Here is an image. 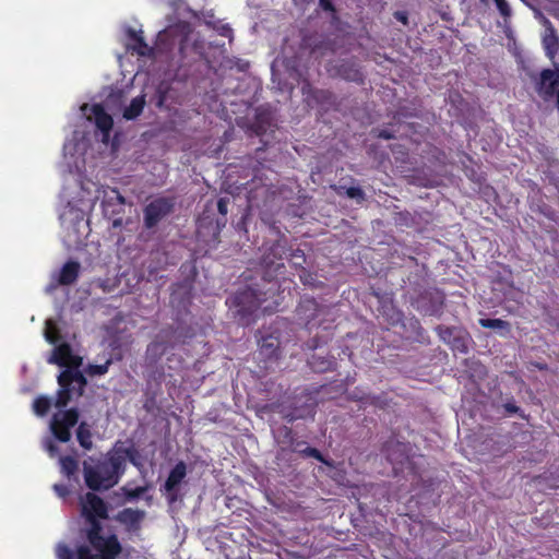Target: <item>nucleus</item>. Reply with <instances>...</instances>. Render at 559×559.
Here are the masks:
<instances>
[{"label":"nucleus","mask_w":559,"mask_h":559,"mask_svg":"<svg viewBox=\"0 0 559 559\" xmlns=\"http://www.w3.org/2000/svg\"><path fill=\"white\" fill-rule=\"evenodd\" d=\"M450 347L459 352L461 354H467L468 353V346H467V340L466 336L460 331L454 337H452V341L449 343Z\"/></svg>","instance_id":"obj_31"},{"label":"nucleus","mask_w":559,"mask_h":559,"mask_svg":"<svg viewBox=\"0 0 559 559\" xmlns=\"http://www.w3.org/2000/svg\"><path fill=\"white\" fill-rule=\"evenodd\" d=\"M79 416V411L74 407L55 414L50 421L53 437L60 442H69L71 440V428L78 424Z\"/></svg>","instance_id":"obj_7"},{"label":"nucleus","mask_w":559,"mask_h":559,"mask_svg":"<svg viewBox=\"0 0 559 559\" xmlns=\"http://www.w3.org/2000/svg\"><path fill=\"white\" fill-rule=\"evenodd\" d=\"M114 454H119L123 457L124 464L127 465V460L134 466L139 467L141 464L139 462V452L133 448H123L117 449L112 451Z\"/></svg>","instance_id":"obj_29"},{"label":"nucleus","mask_w":559,"mask_h":559,"mask_svg":"<svg viewBox=\"0 0 559 559\" xmlns=\"http://www.w3.org/2000/svg\"><path fill=\"white\" fill-rule=\"evenodd\" d=\"M111 364H112V359L108 358L104 364H100V365L90 364L86 367L85 371L91 377L104 376L108 372Z\"/></svg>","instance_id":"obj_32"},{"label":"nucleus","mask_w":559,"mask_h":559,"mask_svg":"<svg viewBox=\"0 0 559 559\" xmlns=\"http://www.w3.org/2000/svg\"><path fill=\"white\" fill-rule=\"evenodd\" d=\"M503 407L510 414H518L520 412V407L516 406L514 403H506Z\"/></svg>","instance_id":"obj_45"},{"label":"nucleus","mask_w":559,"mask_h":559,"mask_svg":"<svg viewBox=\"0 0 559 559\" xmlns=\"http://www.w3.org/2000/svg\"><path fill=\"white\" fill-rule=\"evenodd\" d=\"M187 476V465L183 461H179L169 472L168 477L160 488L166 497L168 504H174L180 500L179 485Z\"/></svg>","instance_id":"obj_8"},{"label":"nucleus","mask_w":559,"mask_h":559,"mask_svg":"<svg viewBox=\"0 0 559 559\" xmlns=\"http://www.w3.org/2000/svg\"><path fill=\"white\" fill-rule=\"evenodd\" d=\"M47 450L49 451V453H50L51 455H53V454L57 452V450H58V449H57V447H56L53 443H51V442H50V443L48 444V447H47Z\"/></svg>","instance_id":"obj_47"},{"label":"nucleus","mask_w":559,"mask_h":559,"mask_svg":"<svg viewBox=\"0 0 559 559\" xmlns=\"http://www.w3.org/2000/svg\"><path fill=\"white\" fill-rule=\"evenodd\" d=\"M59 390L57 392L56 407H66L72 399V394L82 396L87 385V380L80 370H63L58 376Z\"/></svg>","instance_id":"obj_5"},{"label":"nucleus","mask_w":559,"mask_h":559,"mask_svg":"<svg viewBox=\"0 0 559 559\" xmlns=\"http://www.w3.org/2000/svg\"><path fill=\"white\" fill-rule=\"evenodd\" d=\"M345 193L349 199L364 200V198H365V193H364L362 189L359 187H349L346 189Z\"/></svg>","instance_id":"obj_39"},{"label":"nucleus","mask_w":559,"mask_h":559,"mask_svg":"<svg viewBox=\"0 0 559 559\" xmlns=\"http://www.w3.org/2000/svg\"><path fill=\"white\" fill-rule=\"evenodd\" d=\"M312 96L317 102L320 103L330 102L331 98L333 97L332 93L325 90H316Z\"/></svg>","instance_id":"obj_38"},{"label":"nucleus","mask_w":559,"mask_h":559,"mask_svg":"<svg viewBox=\"0 0 559 559\" xmlns=\"http://www.w3.org/2000/svg\"><path fill=\"white\" fill-rule=\"evenodd\" d=\"M145 516V512L139 509L126 508L118 512L116 520L129 530H138Z\"/></svg>","instance_id":"obj_18"},{"label":"nucleus","mask_w":559,"mask_h":559,"mask_svg":"<svg viewBox=\"0 0 559 559\" xmlns=\"http://www.w3.org/2000/svg\"><path fill=\"white\" fill-rule=\"evenodd\" d=\"M379 139H384V140H391V139H394L395 135L393 132L389 131V130H380L378 132V135H377Z\"/></svg>","instance_id":"obj_44"},{"label":"nucleus","mask_w":559,"mask_h":559,"mask_svg":"<svg viewBox=\"0 0 559 559\" xmlns=\"http://www.w3.org/2000/svg\"><path fill=\"white\" fill-rule=\"evenodd\" d=\"M165 353V346L160 342H152L147 345L146 348V358L151 362H156L160 359V357Z\"/></svg>","instance_id":"obj_26"},{"label":"nucleus","mask_w":559,"mask_h":559,"mask_svg":"<svg viewBox=\"0 0 559 559\" xmlns=\"http://www.w3.org/2000/svg\"><path fill=\"white\" fill-rule=\"evenodd\" d=\"M281 433L283 439L280 441V443L286 444L293 452L298 453L302 457L316 459L328 467H334V462L326 459L318 449L307 445L305 441L296 440L292 428L284 426L281 429Z\"/></svg>","instance_id":"obj_6"},{"label":"nucleus","mask_w":559,"mask_h":559,"mask_svg":"<svg viewBox=\"0 0 559 559\" xmlns=\"http://www.w3.org/2000/svg\"><path fill=\"white\" fill-rule=\"evenodd\" d=\"M497 10L504 20H508L512 15V10L507 0H495Z\"/></svg>","instance_id":"obj_35"},{"label":"nucleus","mask_w":559,"mask_h":559,"mask_svg":"<svg viewBox=\"0 0 559 559\" xmlns=\"http://www.w3.org/2000/svg\"><path fill=\"white\" fill-rule=\"evenodd\" d=\"M543 25L545 29L542 37V44L546 55L550 59H554L559 50V36L555 26L548 19L544 17Z\"/></svg>","instance_id":"obj_15"},{"label":"nucleus","mask_w":559,"mask_h":559,"mask_svg":"<svg viewBox=\"0 0 559 559\" xmlns=\"http://www.w3.org/2000/svg\"><path fill=\"white\" fill-rule=\"evenodd\" d=\"M395 17L403 24H407V15L404 12H395Z\"/></svg>","instance_id":"obj_46"},{"label":"nucleus","mask_w":559,"mask_h":559,"mask_svg":"<svg viewBox=\"0 0 559 559\" xmlns=\"http://www.w3.org/2000/svg\"><path fill=\"white\" fill-rule=\"evenodd\" d=\"M90 110L91 115L88 116V119H93L96 128L102 132L103 142H108L114 127L112 117L105 110L102 104L92 105Z\"/></svg>","instance_id":"obj_12"},{"label":"nucleus","mask_w":559,"mask_h":559,"mask_svg":"<svg viewBox=\"0 0 559 559\" xmlns=\"http://www.w3.org/2000/svg\"><path fill=\"white\" fill-rule=\"evenodd\" d=\"M319 5L324 11L335 12V7L332 0H319Z\"/></svg>","instance_id":"obj_43"},{"label":"nucleus","mask_w":559,"mask_h":559,"mask_svg":"<svg viewBox=\"0 0 559 559\" xmlns=\"http://www.w3.org/2000/svg\"><path fill=\"white\" fill-rule=\"evenodd\" d=\"M111 197H109L110 200L116 201L119 205L126 204L124 197L119 192L117 189H111Z\"/></svg>","instance_id":"obj_42"},{"label":"nucleus","mask_w":559,"mask_h":559,"mask_svg":"<svg viewBox=\"0 0 559 559\" xmlns=\"http://www.w3.org/2000/svg\"><path fill=\"white\" fill-rule=\"evenodd\" d=\"M436 331L439 337L448 345L452 341V337H454L460 332V330H457L456 328L444 325H438L436 328Z\"/></svg>","instance_id":"obj_34"},{"label":"nucleus","mask_w":559,"mask_h":559,"mask_svg":"<svg viewBox=\"0 0 559 559\" xmlns=\"http://www.w3.org/2000/svg\"><path fill=\"white\" fill-rule=\"evenodd\" d=\"M45 338L50 344H57L61 340L59 328L52 320H47L44 331Z\"/></svg>","instance_id":"obj_25"},{"label":"nucleus","mask_w":559,"mask_h":559,"mask_svg":"<svg viewBox=\"0 0 559 559\" xmlns=\"http://www.w3.org/2000/svg\"><path fill=\"white\" fill-rule=\"evenodd\" d=\"M84 480L93 491L108 490L116 486L126 472L124 460L108 452L95 466H84Z\"/></svg>","instance_id":"obj_3"},{"label":"nucleus","mask_w":559,"mask_h":559,"mask_svg":"<svg viewBox=\"0 0 559 559\" xmlns=\"http://www.w3.org/2000/svg\"><path fill=\"white\" fill-rule=\"evenodd\" d=\"M289 260L296 266H301L306 262L305 252L300 249L292 250L289 254Z\"/></svg>","instance_id":"obj_37"},{"label":"nucleus","mask_w":559,"mask_h":559,"mask_svg":"<svg viewBox=\"0 0 559 559\" xmlns=\"http://www.w3.org/2000/svg\"><path fill=\"white\" fill-rule=\"evenodd\" d=\"M228 204H229V199L226 197L219 198L217 201V210H218V213L223 217H226V215L228 213Z\"/></svg>","instance_id":"obj_40"},{"label":"nucleus","mask_w":559,"mask_h":559,"mask_svg":"<svg viewBox=\"0 0 559 559\" xmlns=\"http://www.w3.org/2000/svg\"><path fill=\"white\" fill-rule=\"evenodd\" d=\"M76 439L79 444L84 450H91L93 448L91 427L87 423L81 421L76 429Z\"/></svg>","instance_id":"obj_24"},{"label":"nucleus","mask_w":559,"mask_h":559,"mask_svg":"<svg viewBox=\"0 0 559 559\" xmlns=\"http://www.w3.org/2000/svg\"><path fill=\"white\" fill-rule=\"evenodd\" d=\"M51 407V400L48 396L40 395L33 402V409L37 416H45Z\"/></svg>","instance_id":"obj_28"},{"label":"nucleus","mask_w":559,"mask_h":559,"mask_svg":"<svg viewBox=\"0 0 559 559\" xmlns=\"http://www.w3.org/2000/svg\"><path fill=\"white\" fill-rule=\"evenodd\" d=\"M82 516L108 519V506L103 498L94 492H87L82 501Z\"/></svg>","instance_id":"obj_11"},{"label":"nucleus","mask_w":559,"mask_h":559,"mask_svg":"<svg viewBox=\"0 0 559 559\" xmlns=\"http://www.w3.org/2000/svg\"><path fill=\"white\" fill-rule=\"evenodd\" d=\"M479 325L485 329H501L504 330L507 333L510 332L511 325L508 321H504L502 319H479L478 321Z\"/></svg>","instance_id":"obj_27"},{"label":"nucleus","mask_w":559,"mask_h":559,"mask_svg":"<svg viewBox=\"0 0 559 559\" xmlns=\"http://www.w3.org/2000/svg\"><path fill=\"white\" fill-rule=\"evenodd\" d=\"M81 271V264L78 261H67L55 277L56 282L62 286H69L76 282Z\"/></svg>","instance_id":"obj_17"},{"label":"nucleus","mask_w":559,"mask_h":559,"mask_svg":"<svg viewBox=\"0 0 559 559\" xmlns=\"http://www.w3.org/2000/svg\"><path fill=\"white\" fill-rule=\"evenodd\" d=\"M309 366L314 372H326L331 371L336 366V360L334 357H322L319 355H312L309 360Z\"/></svg>","instance_id":"obj_21"},{"label":"nucleus","mask_w":559,"mask_h":559,"mask_svg":"<svg viewBox=\"0 0 559 559\" xmlns=\"http://www.w3.org/2000/svg\"><path fill=\"white\" fill-rule=\"evenodd\" d=\"M266 290L262 292L253 287H246L239 289L234 295L226 299V305L229 309L234 310V317L242 325H248L253 320L255 311L266 301L273 299L275 307L270 305L265 306L264 311H272L278 307V300L275 299L278 284H267Z\"/></svg>","instance_id":"obj_1"},{"label":"nucleus","mask_w":559,"mask_h":559,"mask_svg":"<svg viewBox=\"0 0 559 559\" xmlns=\"http://www.w3.org/2000/svg\"><path fill=\"white\" fill-rule=\"evenodd\" d=\"M547 216V218H551L552 219V216L549 215V214H545Z\"/></svg>","instance_id":"obj_51"},{"label":"nucleus","mask_w":559,"mask_h":559,"mask_svg":"<svg viewBox=\"0 0 559 559\" xmlns=\"http://www.w3.org/2000/svg\"><path fill=\"white\" fill-rule=\"evenodd\" d=\"M56 491L59 492L60 496H63L66 493V488L61 485H55Z\"/></svg>","instance_id":"obj_48"},{"label":"nucleus","mask_w":559,"mask_h":559,"mask_svg":"<svg viewBox=\"0 0 559 559\" xmlns=\"http://www.w3.org/2000/svg\"><path fill=\"white\" fill-rule=\"evenodd\" d=\"M121 491L127 501H134L147 491V486H139L136 488H129L128 486L121 487Z\"/></svg>","instance_id":"obj_33"},{"label":"nucleus","mask_w":559,"mask_h":559,"mask_svg":"<svg viewBox=\"0 0 559 559\" xmlns=\"http://www.w3.org/2000/svg\"><path fill=\"white\" fill-rule=\"evenodd\" d=\"M287 239L284 235L275 240L270 247L265 248L260 265L263 270L262 280L266 284L277 283L276 276L283 274L285 270L284 258L287 257Z\"/></svg>","instance_id":"obj_4"},{"label":"nucleus","mask_w":559,"mask_h":559,"mask_svg":"<svg viewBox=\"0 0 559 559\" xmlns=\"http://www.w3.org/2000/svg\"><path fill=\"white\" fill-rule=\"evenodd\" d=\"M559 90V69H544L540 72L539 82L537 83V91L544 97L549 99L557 94Z\"/></svg>","instance_id":"obj_13"},{"label":"nucleus","mask_w":559,"mask_h":559,"mask_svg":"<svg viewBox=\"0 0 559 559\" xmlns=\"http://www.w3.org/2000/svg\"><path fill=\"white\" fill-rule=\"evenodd\" d=\"M276 348H277V344H275V341L273 338H264L262 344H261V352L264 353L269 356V357H272L275 352H276Z\"/></svg>","instance_id":"obj_36"},{"label":"nucleus","mask_w":559,"mask_h":559,"mask_svg":"<svg viewBox=\"0 0 559 559\" xmlns=\"http://www.w3.org/2000/svg\"><path fill=\"white\" fill-rule=\"evenodd\" d=\"M87 543L88 545H80L75 551L67 544L59 543L56 546V557L57 559H117L123 550L115 533Z\"/></svg>","instance_id":"obj_2"},{"label":"nucleus","mask_w":559,"mask_h":559,"mask_svg":"<svg viewBox=\"0 0 559 559\" xmlns=\"http://www.w3.org/2000/svg\"><path fill=\"white\" fill-rule=\"evenodd\" d=\"M61 471L68 477L74 475L79 468L78 461L70 455L62 456L60 459Z\"/></svg>","instance_id":"obj_30"},{"label":"nucleus","mask_w":559,"mask_h":559,"mask_svg":"<svg viewBox=\"0 0 559 559\" xmlns=\"http://www.w3.org/2000/svg\"><path fill=\"white\" fill-rule=\"evenodd\" d=\"M335 73L340 78L349 81L355 82L358 84H364L365 76L361 72L358 64L350 60H343L335 67Z\"/></svg>","instance_id":"obj_16"},{"label":"nucleus","mask_w":559,"mask_h":559,"mask_svg":"<svg viewBox=\"0 0 559 559\" xmlns=\"http://www.w3.org/2000/svg\"><path fill=\"white\" fill-rule=\"evenodd\" d=\"M47 361L66 368L64 370H79L82 365V357L73 354L69 343H61L53 348Z\"/></svg>","instance_id":"obj_10"},{"label":"nucleus","mask_w":559,"mask_h":559,"mask_svg":"<svg viewBox=\"0 0 559 559\" xmlns=\"http://www.w3.org/2000/svg\"><path fill=\"white\" fill-rule=\"evenodd\" d=\"M556 96V107H557V110L559 112V90L557 91V94L555 95Z\"/></svg>","instance_id":"obj_49"},{"label":"nucleus","mask_w":559,"mask_h":559,"mask_svg":"<svg viewBox=\"0 0 559 559\" xmlns=\"http://www.w3.org/2000/svg\"><path fill=\"white\" fill-rule=\"evenodd\" d=\"M556 486L559 487V484H557Z\"/></svg>","instance_id":"obj_52"},{"label":"nucleus","mask_w":559,"mask_h":559,"mask_svg":"<svg viewBox=\"0 0 559 559\" xmlns=\"http://www.w3.org/2000/svg\"><path fill=\"white\" fill-rule=\"evenodd\" d=\"M309 277H310V275L308 274V275H307V276H305V277H304V276H300V280H301V282H302L304 284H306V283H308Z\"/></svg>","instance_id":"obj_50"},{"label":"nucleus","mask_w":559,"mask_h":559,"mask_svg":"<svg viewBox=\"0 0 559 559\" xmlns=\"http://www.w3.org/2000/svg\"><path fill=\"white\" fill-rule=\"evenodd\" d=\"M297 316L300 320L305 321L308 329H311L313 321L323 312L321 307L314 298H302L297 307Z\"/></svg>","instance_id":"obj_14"},{"label":"nucleus","mask_w":559,"mask_h":559,"mask_svg":"<svg viewBox=\"0 0 559 559\" xmlns=\"http://www.w3.org/2000/svg\"><path fill=\"white\" fill-rule=\"evenodd\" d=\"M128 38L133 43L130 48L141 57H151L153 55V48L150 47L144 37L142 31H135L134 28H128Z\"/></svg>","instance_id":"obj_19"},{"label":"nucleus","mask_w":559,"mask_h":559,"mask_svg":"<svg viewBox=\"0 0 559 559\" xmlns=\"http://www.w3.org/2000/svg\"><path fill=\"white\" fill-rule=\"evenodd\" d=\"M145 95H140V96H136L134 97L130 105L128 107L124 108L123 110V118L126 120H133L135 118H138L143 109H144V106H145Z\"/></svg>","instance_id":"obj_23"},{"label":"nucleus","mask_w":559,"mask_h":559,"mask_svg":"<svg viewBox=\"0 0 559 559\" xmlns=\"http://www.w3.org/2000/svg\"><path fill=\"white\" fill-rule=\"evenodd\" d=\"M174 202L168 198H157L144 207V226L154 228L164 217L173 212Z\"/></svg>","instance_id":"obj_9"},{"label":"nucleus","mask_w":559,"mask_h":559,"mask_svg":"<svg viewBox=\"0 0 559 559\" xmlns=\"http://www.w3.org/2000/svg\"><path fill=\"white\" fill-rule=\"evenodd\" d=\"M302 48H309L311 53L323 56L325 51H333L332 43L325 39H319L314 35H306L301 40Z\"/></svg>","instance_id":"obj_20"},{"label":"nucleus","mask_w":559,"mask_h":559,"mask_svg":"<svg viewBox=\"0 0 559 559\" xmlns=\"http://www.w3.org/2000/svg\"><path fill=\"white\" fill-rule=\"evenodd\" d=\"M88 524L85 530V538L87 542L105 536L100 518L83 516Z\"/></svg>","instance_id":"obj_22"},{"label":"nucleus","mask_w":559,"mask_h":559,"mask_svg":"<svg viewBox=\"0 0 559 559\" xmlns=\"http://www.w3.org/2000/svg\"><path fill=\"white\" fill-rule=\"evenodd\" d=\"M333 468L335 469V474L332 476V478L337 483L343 484V480L346 478V471L336 466L335 463Z\"/></svg>","instance_id":"obj_41"}]
</instances>
